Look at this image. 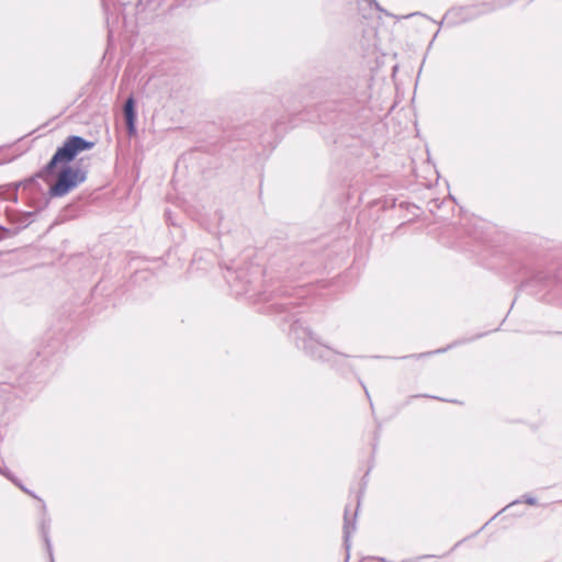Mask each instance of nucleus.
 I'll list each match as a JSON object with an SVG mask.
<instances>
[{"label": "nucleus", "instance_id": "obj_1", "mask_svg": "<svg viewBox=\"0 0 562 562\" xmlns=\"http://www.w3.org/2000/svg\"><path fill=\"white\" fill-rule=\"evenodd\" d=\"M94 143L79 135L68 136L61 146L57 147L50 160L37 172V177L49 182L55 178V182L49 187L50 198H63L87 180L88 171L80 166H71L77 156L90 150Z\"/></svg>", "mask_w": 562, "mask_h": 562}, {"label": "nucleus", "instance_id": "obj_2", "mask_svg": "<svg viewBox=\"0 0 562 562\" xmlns=\"http://www.w3.org/2000/svg\"><path fill=\"white\" fill-rule=\"evenodd\" d=\"M290 334L295 340L297 348L305 351L313 359L322 361H330L334 356L348 358L347 355L339 353L330 347L321 344L314 333L306 327L301 321H294L290 328Z\"/></svg>", "mask_w": 562, "mask_h": 562}, {"label": "nucleus", "instance_id": "obj_3", "mask_svg": "<svg viewBox=\"0 0 562 562\" xmlns=\"http://www.w3.org/2000/svg\"><path fill=\"white\" fill-rule=\"evenodd\" d=\"M510 2L512 0L504 1L501 3L482 2L477 4L453 7L445 13L440 22V25L446 23L448 26H456L461 23L472 21L481 15L493 12L505 5H508Z\"/></svg>", "mask_w": 562, "mask_h": 562}, {"label": "nucleus", "instance_id": "obj_4", "mask_svg": "<svg viewBox=\"0 0 562 562\" xmlns=\"http://www.w3.org/2000/svg\"><path fill=\"white\" fill-rule=\"evenodd\" d=\"M123 113L125 117L126 128L130 136H133L136 134V110H135V100L131 95L126 99L124 106H123Z\"/></svg>", "mask_w": 562, "mask_h": 562}, {"label": "nucleus", "instance_id": "obj_5", "mask_svg": "<svg viewBox=\"0 0 562 562\" xmlns=\"http://www.w3.org/2000/svg\"><path fill=\"white\" fill-rule=\"evenodd\" d=\"M357 514L358 513L356 509L352 517L350 518V508L349 506H346L344 514V543L347 551L350 548L351 533L356 530Z\"/></svg>", "mask_w": 562, "mask_h": 562}, {"label": "nucleus", "instance_id": "obj_6", "mask_svg": "<svg viewBox=\"0 0 562 562\" xmlns=\"http://www.w3.org/2000/svg\"><path fill=\"white\" fill-rule=\"evenodd\" d=\"M41 532H42V537L45 542L48 555H49V558H52L53 548H52L50 538H49V519L48 518L44 517L43 520L41 521Z\"/></svg>", "mask_w": 562, "mask_h": 562}, {"label": "nucleus", "instance_id": "obj_7", "mask_svg": "<svg viewBox=\"0 0 562 562\" xmlns=\"http://www.w3.org/2000/svg\"><path fill=\"white\" fill-rule=\"evenodd\" d=\"M0 473L16 486H21V481L8 468L0 465Z\"/></svg>", "mask_w": 562, "mask_h": 562}, {"label": "nucleus", "instance_id": "obj_8", "mask_svg": "<svg viewBox=\"0 0 562 562\" xmlns=\"http://www.w3.org/2000/svg\"><path fill=\"white\" fill-rule=\"evenodd\" d=\"M471 339H467V340H457L454 342H452L451 345H448L446 348H442V349H438L436 351H432V353H441V352H445L447 351L448 349H451L452 347L454 346H458L460 344H464V342H468L470 341ZM428 355H431V352H426V353H420L418 355L417 357L420 358V357H425V356H428Z\"/></svg>", "mask_w": 562, "mask_h": 562}, {"label": "nucleus", "instance_id": "obj_9", "mask_svg": "<svg viewBox=\"0 0 562 562\" xmlns=\"http://www.w3.org/2000/svg\"><path fill=\"white\" fill-rule=\"evenodd\" d=\"M547 278H548V277H547L546 274H543V273H538V274H536L532 279H530V280L528 281V284L546 281V280H547Z\"/></svg>", "mask_w": 562, "mask_h": 562}, {"label": "nucleus", "instance_id": "obj_10", "mask_svg": "<svg viewBox=\"0 0 562 562\" xmlns=\"http://www.w3.org/2000/svg\"><path fill=\"white\" fill-rule=\"evenodd\" d=\"M296 304H297L296 302L291 301V302H281L278 305L281 308V311H290V308Z\"/></svg>", "mask_w": 562, "mask_h": 562}, {"label": "nucleus", "instance_id": "obj_11", "mask_svg": "<svg viewBox=\"0 0 562 562\" xmlns=\"http://www.w3.org/2000/svg\"><path fill=\"white\" fill-rule=\"evenodd\" d=\"M24 493L31 495L32 497L34 498H38L32 491H30L29 488H26L22 483H21V486H19Z\"/></svg>", "mask_w": 562, "mask_h": 562}, {"label": "nucleus", "instance_id": "obj_12", "mask_svg": "<svg viewBox=\"0 0 562 562\" xmlns=\"http://www.w3.org/2000/svg\"><path fill=\"white\" fill-rule=\"evenodd\" d=\"M525 503H527L529 505H536L537 504V499L535 497H531V496H525Z\"/></svg>", "mask_w": 562, "mask_h": 562}, {"label": "nucleus", "instance_id": "obj_13", "mask_svg": "<svg viewBox=\"0 0 562 562\" xmlns=\"http://www.w3.org/2000/svg\"><path fill=\"white\" fill-rule=\"evenodd\" d=\"M278 293H279V295H284V296H285V295H288V290H285V289H279V290H278Z\"/></svg>", "mask_w": 562, "mask_h": 562}, {"label": "nucleus", "instance_id": "obj_14", "mask_svg": "<svg viewBox=\"0 0 562 562\" xmlns=\"http://www.w3.org/2000/svg\"><path fill=\"white\" fill-rule=\"evenodd\" d=\"M373 559L379 561V562H389L385 558H381V557H376V558H373Z\"/></svg>", "mask_w": 562, "mask_h": 562}, {"label": "nucleus", "instance_id": "obj_15", "mask_svg": "<svg viewBox=\"0 0 562 562\" xmlns=\"http://www.w3.org/2000/svg\"><path fill=\"white\" fill-rule=\"evenodd\" d=\"M243 272L236 273V279H243Z\"/></svg>", "mask_w": 562, "mask_h": 562}, {"label": "nucleus", "instance_id": "obj_16", "mask_svg": "<svg viewBox=\"0 0 562 562\" xmlns=\"http://www.w3.org/2000/svg\"><path fill=\"white\" fill-rule=\"evenodd\" d=\"M131 2H132V0L121 1V3H122L123 5H126L127 3H131Z\"/></svg>", "mask_w": 562, "mask_h": 562}, {"label": "nucleus", "instance_id": "obj_17", "mask_svg": "<svg viewBox=\"0 0 562 562\" xmlns=\"http://www.w3.org/2000/svg\"><path fill=\"white\" fill-rule=\"evenodd\" d=\"M41 502H43L42 499H40ZM42 508H43V512L45 513L46 512V505L44 503H42Z\"/></svg>", "mask_w": 562, "mask_h": 562}, {"label": "nucleus", "instance_id": "obj_18", "mask_svg": "<svg viewBox=\"0 0 562 562\" xmlns=\"http://www.w3.org/2000/svg\"><path fill=\"white\" fill-rule=\"evenodd\" d=\"M0 229L4 233H9V229H7L5 227L0 226Z\"/></svg>", "mask_w": 562, "mask_h": 562}, {"label": "nucleus", "instance_id": "obj_19", "mask_svg": "<svg viewBox=\"0 0 562 562\" xmlns=\"http://www.w3.org/2000/svg\"><path fill=\"white\" fill-rule=\"evenodd\" d=\"M357 503H358V505H357V508H358L360 505V495L358 496Z\"/></svg>", "mask_w": 562, "mask_h": 562}, {"label": "nucleus", "instance_id": "obj_20", "mask_svg": "<svg viewBox=\"0 0 562 562\" xmlns=\"http://www.w3.org/2000/svg\"><path fill=\"white\" fill-rule=\"evenodd\" d=\"M248 291H249L248 288H246V286L243 288V292H248Z\"/></svg>", "mask_w": 562, "mask_h": 562}, {"label": "nucleus", "instance_id": "obj_21", "mask_svg": "<svg viewBox=\"0 0 562 562\" xmlns=\"http://www.w3.org/2000/svg\"><path fill=\"white\" fill-rule=\"evenodd\" d=\"M49 559H50V562H54V557H53V555H52V558H49Z\"/></svg>", "mask_w": 562, "mask_h": 562}]
</instances>
